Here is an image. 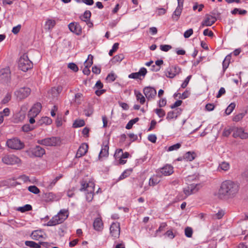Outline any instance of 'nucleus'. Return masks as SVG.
Instances as JSON below:
<instances>
[{
	"label": "nucleus",
	"instance_id": "obj_46",
	"mask_svg": "<svg viewBox=\"0 0 248 248\" xmlns=\"http://www.w3.org/2000/svg\"><path fill=\"white\" fill-rule=\"evenodd\" d=\"M185 234L187 237H191L193 234V230L191 228L187 227L185 230Z\"/></svg>",
	"mask_w": 248,
	"mask_h": 248
},
{
	"label": "nucleus",
	"instance_id": "obj_47",
	"mask_svg": "<svg viewBox=\"0 0 248 248\" xmlns=\"http://www.w3.org/2000/svg\"><path fill=\"white\" fill-rule=\"evenodd\" d=\"M181 146V144L179 143H177L175 144H174L173 145H171L168 148V149L167 150L168 151H172L174 150H177V149H179Z\"/></svg>",
	"mask_w": 248,
	"mask_h": 248
},
{
	"label": "nucleus",
	"instance_id": "obj_39",
	"mask_svg": "<svg viewBox=\"0 0 248 248\" xmlns=\"http://www.w3.org/2000/svg\"><path fill=\"white\" fill-rule=\"evenodd\" d=\"M26 246L30 247L31 248H40V244L36 243L33 241H26L25 243Z\"/></svg>",
	"mask_w": 248,
	"mask_h": 248
},
{
	"label": "nucleus",
	"instance_id": "obj_58",
	"mask_svg": "<svg viewBox=\"0 0 248 248\" xmlns=\"http://www.w3.org/2000/svg\"><path fill=\"white\" fill-rule=\"evenodd\" d=\"M41 121L46 124H50L52 122L51 119L47 117H43L41 120Z\"/></svg>",
	"mask_w": 248,
	"mask_h": 248
},
{
	"label": "nucleus",
	"instance_id": "obj_10",
	"mask_svg": "<svg viewBox=\"0 0 248 248\" xmlns=\"http://www.w3.org/2000/svg\"><path fill=\"white\" fill-rule=\"evenodd\" d=\"M201 187L200 184H192L184 188L183 191L185 194L184 198L188 196L197 192Z\"/></svg>",
	"mask_w": 248,
	"mask_h": 248
},
{
	"label": "nucleus",
	"instance_id": "obj_16",
	"mask_svg": "<svg viewBox=\"0 0 248 248\" xmlns=\"http://www.w3.org/2000/svg\"><path fill=\"white\" fill-rule=\"evenodd\" d=\"M217 21V18L215 16L209 14H206L204 19L202 22V26H211Z\"/></svg>",
	"mask_w": 248,
	"mask_h": 248
},
{
	"label": "nucleus",
	"instance_id": "obj_48",
	"mask_svg": "<svg viewBox=\"0 0 248 248\" xmlns=\"http://www.w3.org/2000/svg\"><path fill=\"white\" fill-rule=\"evenodd\" d=\"M178 116V114H175V111H170L167 114V119L168 120H171L174 118H177V116Z\"/></svg>",
	"mask_w": 248,
	"mask_h": 248
},
{
	"label": "nucleus",
	"instance_id": "obj_4",
	"mask_svg": "<svg viewBox=\"0 0 248 248\" xmlns=\"http://www.w3.org/2000/svg\"><path fill=\"white\" fill-rule=\"evenodd\" d=\"M33 67L32 62L29 60L27 55L24 54L18 61V67L23 72H26Z\"/></svg>",
	"mask_w": 248,
	"mask_h": 248
},
{
	"label": "nucleus",
	"instance_id": "obj_62",
	"mask_svg": "<svg viewBox=\"0 0 248 248\" xmlns=\"http://www.w3.org/2000/svg\"><path fill=\"white\" fill-rule=\"evenodd\" d=\"M148 139L150 141L155 143L156 140V136L154 134H151L148 136Z\"/></svg>",
	"mask_w": 248,
	"mask_h": 248
},
{
	"label": "nucleus",
	"instance_id": "obj_5",
	"mask_svg": "<svg viewBox=\"0 0 248 248\" xmlns=\"http://www.w3.org/2000/svg\"><path fill=\"white\" fill-rule=\"evenodd\" d=\"M37 143L39 144L47 146H55L61 143L60 138L56 137L47 138L43 140H38Z\"/></svg>",
	"mask_w": 248,
	"mask_h": 248
},
{
	"label": "nucleus",
	"instance_id": "obj_11",
	"mask_svg": "<svg viewBox=\"0 0 248 248\" xmlns=\"http://www.w3.org/2000/svg\"><path fill=\"white\" fill-rule=\"evenodd\" d=\"M181 72V69L177 65H172L166 69V76L170 78H174Z\"/></svg>",
	"mask_w": 248,
	"mask_h": 248
},
{
	"label": "nucleus",
	"instance_id": "obj_23",
	"mask_svg": "<svg viewBox=\"0 0 248 248\" xmlns=\"http://www.w3.org/2000/svg\"><path fill=\"white\" fill-rule=\"evenodd\" d=\"M88 145L85 143H82L79 147L76 154L77 157H80L84 155L88 151Z\"/></svg>",
	"mask_w": 248,
	"mask_h": 248
},
{
	"label": "nucleus",
	"instance_id": "obj_6",
	"mask_svg": "<svg viewBox=\"0 0 248 248\" xmlns=\"http://www.w3.org/2000/svg\"><path fill=\"white\" fill-rule=\"evenodd\" d=\"M6 145L9 148L17 150H21L25 146L24 142L17 138L8 140Z\"/></svg>",
	"mask_w": 248,
	"mask_h": 248
},
{
	"label": "nucleus",
	"instance_id": "obj_21",
	"mask_svg": "<svg viewBox=\"0 0 248 248\" xmlns=\"http://www.w3.org/2000/svg\"><path fill=\"white\" fill-rule=\"evenodd\" d=\"M62 90V87L61 86L53 87L48 92L49 96L52 99L57 97L59 95Z\"/></svg>",
	"mask_w": 248,
	"mask_h": 248
},
{
	"label": "nucleus",
	"instance_id": "obj_8",
	"mask_svg": "<svg viewBox=\"0 0 248 248\" xmlns=\"http://www.w3.org/2000/svg\"><path fill=\"white\" fill-rule=\"evenodd\" d=\"M27 152L31 157H41L45 154V150L44 148L38 145L33 148L30 149Z\"/></svg>",
	"mask_w": 248,
	"mask_h": 248
},
{
	"label": "nucleus",
	"instance_id": "obj_54",
	"mask_svg": "<svg viewBox=\"0 0 248 248\" xmlns=\"http://www.w3.org/2000/svg\"><path fill=\"white\" fill-rule=\"evenodd\" d=\"M68 67L74 72H77L78 70V68L77 65L73 62L69 63Z\"/></svg>",
	"mask_w": 248,
	"mask_h": 248
},
{
	"label": "nucleus",
	"instance_id": "obj_30",
	"mask_svg": "<svg viewBox=\"0 0 248 248\" xmlns=\"http://www.w3.org/2000/svg\"><path fill=\"white\" fill-rule=\"evenodd\" d=\"M44 233L43 232L39 230L33 231L31 234V238L35 240H39L40 238H43Z\"/></svg>",
	"mask_w": 248,
	"mask_h": 248
},
{
	"label": "nucleus",
	"instance_id": "obj_57",
	"mask_svg": "<svg viewBox=\"0 0 248 248\" xmlns=\"http://www.w3.org/2000/svg\"><path fill=\"white\" fill-rule=\"evenodd\" d=\"M191 76L190 75V76H188L185 80V81H184V82L181 85V87L182 88H185L187 85H188V82L190 79V78H191Z\"/></svg>",
	"mask_w": 248,
	"mask_h": 248
},
{
	"label": "nucleus",
	"instance_id": "obj_34",
	"mask_svg": "<svg viewBox=\"0 0 248 248\" xmlns=\"http://www.w3.org/2000/svg\"><path fill=\"white\" fill-rule=\"evenodd\" d=\"M183 157L186 161H191L194 159L195 154L194 152H188L185 154Z\"/></svg>",
	"mask_w": 248,
	"mask_h": 248
},
{
	"label": "nucleus",
	"instance_id": "obj_2",
	"mask_svg": "<svg viewBox=\"0 0 248 248\" xmlns=\"http://www.w3.org/2000/svg\"><path fill=\"white\" fill-rule=\"evenodd\" d=\"M68 216V211L66 209H62L58 214L53 217L47 223V225L51 226L63 222Z\"/></svg>",
	"mask_w": 248,
	"mask_h": 248
},
{
	"label": "nucleus",
	"instance_id": "obj_1",
	"mask_svg": "<svg viewBox=\"0 0 248 248\" xmlns=\"http://www.w3.org/2000/svg\"><path fill=\"white\" fill-rule=\"evenodd\" d=\"M239 189V186L237 183L227 180L221 184L218 193L220 195L225 196L228 198H232L237 195Z\"/></svg>",
	"mask_w": 248,
	"mask_h": 248
},
{
	"label": "nucleus",
	"instance_id": "obj_59",
	"mask_svg": "<svg viewBox=\"0 0 248 248\" xmlns=\"http://www.w3.org/2000/svg\"><path fill=\"white\" fill-rule=\"evenodd\" d=\"M193 31L192 29H190L187 31H186L184 34V36L186 38H187L189 37L192 34Z\"/></svg>",
	"mask_w": 248,
	"mask_h": 248
},
{
	"label": "nucleus",
	"instance_id": "obj_40",
	"mask_svg": "<svg viewBox=\"0 0 248 248\" xmlns=\"http://www.w3.org/2000/svg\"><path fill=\"white\" fill-rule=\"evenodd\" d=\"M231 58V56L230 55H228L225 57L222 63L223 68L224 69H226L228 68L230 62Z\"/></svg>",
	"mask_w": 248,
	"mask_h": 248
},
{
	"label": "nucleus",
	"instance_id": "obj_15",
	"mask_svg": "<svg viewBox=\"0 0 248 248\" xmlns=\"http://www.w3.org/2000/svg\"><path fill=\"white\" fill-rule=\"evenodd\" d=\"M233 137H239L241 139H246L248 138V134L245 132L242 128H234L233 129Z\"/></svg>",
	"mask_w": 248,
	"mask_h": 248
},
{
	"label": "nucleus",
	"instance_id": "obj_45",
	"mask_svg": "<svg viewBox=\"0 0 248 248\" xmlns=\"http://www.w3.org/2000/svg\"><path fill=\"white\" fill-rule=\"evenodd\" d=\"M160 180L156 176H154L151 178L149 180V185L150 186H154L159 182Z\"/></svg>",
	"mask_w": 248,
	"mask_h": 248
},
{
	"label": "nucleus",
	"instance_id": "obj_14",
	"mask_svg": "<svg viewBox=\"0 0 248 248\" xmlns=\"http://www.w3.org/2000/svg\"><path fill=\"white\" fill-rule=\"evenodd\" d=\"M143 93L148 100L154 98L156 95V90L151 87H145L143 89Z\"/></svg>",
	"mask_w": 248,
	"mask_h": 248
},
{
	"label": "nucleus",
	"instance_id": "obj_3",
	"mask_svg": "<svg viewBox=\"0 0 248 248\" xmlns=\"http://www.w3.org/2000/svg\"><path fill=\"white\" fill-rule=\"evenodd\" d=\"M94 188V184L92 182H89V183H84L82 182L81 183V187L80 189L81 191L85 190L86 192V200L90 202H91L93 197V191Z\"/></svg>",
	"mask_w": 248,
	"mask_h": 248
},
{
	"label": "nucleus",
	"instance_id": "obj_53",
	"mask_svg": "<svg viewBox=\"0 0 248 248\" xmlns=\"http://www.w3.org/2000/svg\"><path fill=\"white\" fill-rule=\"evenodd\" d=\"M116 78V75L114 73H111L108 75L106 79L109 82H113L115 80Z\"/></svg>",
	"mask_w": 248,
	"mask_h": 248
},
{
	"label": "nucleus",
	"instance_id": "obj_51",
	"mask_svg": "<svg viewBox=\"0 0 248 248\" xmlns=\"http://www.w3.org/2000/svg\"><path fill=\"white\" fill-rule=\"evenodd\" d=\"M244 113H239L233 117L232 120L236 122H238L244 117Z\"/></svg>",
	"mask_w": 248,
	"mask_h": 248
},
{
	"label": "nucleus",
	"instance_id": "obj_52",
	"mask_svg": "<svg viewBox=\"0 0 248 248\" xmlns=\"http://www.w3.org/2000/svg\"><path fill=\"white\" fill-rule=\"evenodd\" d=\"M131 172V171L130 170H126L124 171L119 177V179L122 180L125 178L130 175Z\"/></svg>",
	"mask_w": 248,
	"mask_h": 248
},
{
	"label": "nucleus",
	"instance_id": "obj_50",
	"mask_svg": "<svg viewBox=\"0 0 248 248\" xmlns=\"http://www.w3.org/2000/svg\"><path fill=\"white\" fill-rule=\"evenodd\" d=\"M22 129L24 132H27L32 130L34 127L32 126H31L29 124H26L22 126Z\"/></svg>",
	"mask_w": 248,
	"mask_h": 248
},
{
	"label": "nucleus",
	"instance_id": "obj_35",
	"mask_svg": "<svg viewBox=\"0 0 248 248\" xmlns=\"http://www.w3.org/2000/svg\"><path fill=\"white\" fill-rule=\"evenodd\" d=\"M91 16V12L90 11H86L84 15L80 16V18L82 21L87 22L90 21Z\"/></svg>",
	"mask_w": 248,
	"mask_h": 248
},
{
	"label": "nucleus",
	"instance_id": "obj_36",
	"mask_svg": "<svg viewBox=\"0 0 248 248\" xmlns=\"http://www.w3.org/2000/svg\"><path fill=\"white\" fill-rule=\"evenodd\" d=\"M93 56L90 54L88 55V59L85 61V67L90 68L93 63Z\"/></svg>",
	"mask_w": 248,
	"mask_h": 248
},
{
	"label": "nucleus",
	"instance_id": "obj_42",
	"mask_svg": "<svg viewBox=\"0 0 248 248\" xmlns=\"http://www.w3.org/2000/svg\"><path fill=\"white\" fill-rule=\"evenodd\" d=\"M235 107V104L234 103H231L229 106L225 110V113L226 115L230 114L232 112L233 110Z\"/></svg>",
	"mask_w": 248,
	"mask_h": 248
},
{
	"label": "nucleus",
	"instance_id": "obj_49",
	"mask_svg": "<svg viewBox=\"0 0 248 248\" xmlns=\"http://www.w3.org/2000/svg\"><path fill=\"white\" fill-rule=\"evenodd\" d=\"M124 57L123 54H119L115 56L113 60L115 62H120L122 61L124 59Z\"/></svg>",
	"mask_w": 248,
	"mask_h": 248
},
{
	"label": "nucleus",
	"instance_id": "obj_26",
	"mask_svg": "<svg viewBox=\"0 0 248 248\" xmlns=\"http://www.w3.org/2000/svg\"><path fill=\"white\" fill-rule=\"evenodd\" d=\"M56 25V21L54 19L48 18L46 19L45 24L46 30H51Z\"/></svg>",
	"mask_w": 248,
	"mask_h": 248
},
{
	"label": "nucleus",
	"instance_id": "obj_41",
	"mask_svg": "<svg viewBox=\"0 0 248 248\" xmlns=\"http://www.w3.org/2000/svg\"><path fill=\"white\" fill-rule=\"evenodd\" d=\"M32 209V207L30 204H26L24 206L19 207L17 209V210L20 211L22 213L25 212L26 211H29L31 210Z\"/></svg>",
	"mask_w": 248,
	"mask_h": 248
},
{
	"label": "nucleus",
	"instance_id": "obj_32",
	"mask_svg": "<svg viewBox=\"0 0 248 248\" xmlns=\"http://www.w3.org/2000/svg\"><path fill=\"white\" fill-rule=\"evenodd\" d=\"M9 114L10 109L8 108H5L2 111L0 112V124L3 123L4 117L9 116Z\"/></svg>",
	"mask_w": 248,
	"mask_h": 248
},
{
	"label": "nucleus",
	"instance_id": "obj_60",
	"mask_svg": "<svg viewBox=\"0 0 248 248\" xmlns=\"http://www.w3.org/2000/svg\"><path fill=\"white\" fill-rule=\"evenodd\" d=\"M232 130H233L232 128H229V129L225 128L223 132L222 135L223 136L228 137L231 134V133L232 131Z\"/></svg>",
	"mask_w": 248,
	"mask_h": 248
},
{
	"label": "nucleus",
	"instance_id": "obj_55",
	"mask_svg": "<svg viewBox=\"0 0 248 248\" xmlns=\"http://www.w3.org/2000/svg\"><path fill=\"white\" fill-rule=\"evenodd\" d=\"M171 47V46L169 45H162L160 46V49L165 52L168 51Z\"/></svg>",
	"mask_w": 248,
	"mask_h": 248
},
{
	"label": "nucleus",
	"instance_id": "obj_22",
	"mask_svg": "<svg viewBox=\"0 0 248 248\" xmlns=\"http://www.w3.org/2000/svg\"><path fill=\"white\" fill-rule=\"evenodd\" d=\"M41 107V104L40 103L35 104L29 111L28 116L36 117L40 112Z\"/></svg>",
	"mask_w": 248,
	"mask_h": 248
},
{
	"label": "nucleus",
	"instance_id": "obj_38",
	"mask_svg": "<svg viewBox=\"0 0 248 248\" xmlns=\"http://www.w3.org/2000/svg\"><path fill=\"white\" fill-rule=\"evenodd\" d=\"M93 56L90 54L88 55V59L85 61V67L90 68L93 63Z\"/></svg>",
	"mask_w": 248,
	"mask_h": 248
},
{
	"label": "nucleus",
	"instance_id": "obj_13",
	"mask_svg": "<svg viewBox=\"0 0 248 248\" xmlns=\"http://www.w3.org/2000/svg\"><path fill=\"white\" fill-rule=\"evenodd\" d=\"M147 70L145 68L142 67L140 69L138 72L133 73L128 75V78L133 79H141V77L144 78L147 74Z\"/></svg>",
	"mask_w": 248,
	"mask_h": 248
},
{
	"label": "nucleus",
	"instance_id": "obj_25",
	"mask_svg": "<svg viewBox=\"0 0 248 248\" xmlns=\"http://www.w3.org/2000/svg\"><path fill=\"white\" fill-rule=\"evenodd\" d=\"M93 228L95 230L100 232L103 229V223L100 217H97L95 219L93 224Z\"/></svg>",
	"mask_w": 248,
	"mask_h": 248
},
{
	"label": "nucleus",
	"instance_id": "obj_20",
	"mask_svg": "<svg viewBox=\"0 0 248 248\" xmlns=\"http://www.w3.org/2000/svg\"><path fill=\"white\" fill-rule=\"evenodd\" d=\"M70 31L77 35L81 33L82 29L79 24L76 22L70 23L68 25Z\"/></svg>",
	"mask_w": 248,
	"mask_h": 248
},
{
	"label": "nucleus",
	"instance_id": "obj_37",
	"mask_svg": "<svg viewBox=\"0 0 248 248\" xmlns=\"http://www.w3.org/2000/svg\"><path fill=\"white\" fill-rule=\"evenodd\" d=\"M93 56L90 54L88 55V59L85 61V67L90 68L93 63Z\"/></svg>",
	"mask_w": 248,
	"mask_h": 248
},
{
	"label": "nucleus",
	"instance_id": "obj_56",
	"mask_svg": "<svg viewBox=\"0 0 248 248\" xmlns=\"http://www.w3.org/2000/svg\"><path fill=\"white\" fill-rule=\"evenodd\" d=\"M155 112L157 114V115L160 118H162L164 117L165 115V111L161 108L159 109H155Z\"/></svg>",
	"mask_w": 248,
	"mask_h": 248
},
{
	"label": "nucleus",
	"instance_id": "obj_18",
	"mask_svg": "<svg viewBox=\"0 0 248 248\" xmlns=\"http://www.w3.org/2000/svg\"><path fill=\"white\" fill-rule=\"evenodd\" d=\"M173 172V168L170 165H166L163 167L161 168L157 172L158 174L159 173L164 176H169L172 174Z\"/></svg>",
	"mask_w": 248,
	"mask_h": 248
},
{
	"label": "nucleus",
	"instance_id": "obj_19",
	"mask_svg": "<svg viewBox=\"0 0 248 248\" xmlns=\"http://www.w3.org/2000/svg\"><path fill=\"white\" fill-rule=\"evenodd\" d=\"M111 235L114 237H118L120 233V228L119 223H113L110 227Z\"/></svg>",
	"mask_w": 248,
	"mask_h": 248
},
{
	"label": "nucleus",
	"instance_id": "obj_44",
	"mask_svg": "<svg viewBox=\"0 0 248 248\" xmlns=\"http://www.w3.org/2000/svg\"><path fill=\"white\" fill-rule=\"evenodd\" d=\"M28 190L33 194H37L40 193L39 189L35 186H31L28 187Z\"/></svg>",
	"mask_w": 248,
	"mask_h": 248
},
{
	"label": "nucleus",
	"instance_id": "obj_12",
	"mask_svg": "<svg viewBox=\"0 0 248 248\" xmlns=\"http://www.w3.org/2000/svg\"><path fill=\"white\" fill-rule=\"evenodd\" d=\"M31 93V90L27 87H24L19 89L15 92V94L17 98L22 100L28 96Z\"/></svg>",
	"mask_w": 248,
	"mask_h": 248
},
{
	"label": "nucleus",
	"instance_id": "obj_31",
	"mask_svg": "<svg viewBox=\"0 0 248 248\" xmlns=\"http://www.w3.org/2000/svg\"><path fill=\"white\" fill-rule=\"evenodd\" d=\"M230 169V164L229 163L223 161L219 164L217 170L218 171L224 170L227 171Z\"/></svg>",
	"mask_w": 248,
	"mask_h": 248
},
{
	"label": "nucleus",
	"instance_id": "obj_43",
	"mask_svg": "<svg viewBox=\"0 0 248 248\" xmlns=\"http://www.w3.org/2000/svg\"><path fill=\"white\" fill-rule=\"evenodd\" d=\"M85 125V122L83 120H77L73 123L74 127H79Z\"/></svg>",
	"mask_w": 248,
	"mask_h": 248
},
{
	"label": "nucleus",
	"instance_id": "obj_63",
	"mask_svg": "<svg viewBox=\"0 0 248 248\" xmlns=\"http://www.w3.org/2000/svg\"><path fill=\"white\" fill-rule=\"evenodd\" d=\"M203 33L205 36H208L209 37H213L214 36L213 32L207 29L204 30Z\"/></svg>",
	"mask_w": 248,
	"mask_h": 248
},
{
	"label": "nucleus",
	"instance_id": "obj_9",
	"mask_svg": "<svg viewBox=\"0 0 248 248\" xmlns=\"http://www.w3.org/2000/svg\"><path fill=\"white\" fill-rule=\"evenodd\" d=\"M11 79V72L9 67L0 70V83H7Z\"/></svg>",
	"mask_w": 248,
	"mask_h": 248
},
{
	"label": "nucleus",
	"instance_id": "obj_27",
	"mask_svg": "<svg viewBox=\"0 0 248 248\" xmlns=\"http://www.w3.org/2000/svg\"><path fill=\"white\" fill-rule=\"evenodd\" d=\"M44 198L47 202H53L58 200L57 196L52 192H49L45 194Z\"/></svg>",
	"mask_w": 248,
	"mask_h": 248
},
{
	"label": "nucleus",
	"instance_id": "obj_33",
	"mask_svg": "<svg viewBox=\"0 0 248 248\" xmlns=\"http://www.w3.org/2000/svg\"><path fill=\"white\" fill-rule=\"evenodd\" d=\"M135 94L137 100L139 101L141 104H143L145 102V98L144 96L139 91L135 90Z\"/></svg>",
	"mask_w": 248,
	"mask_h": 248
},
{
	"label": "nucleus",
	"instance_id": "obj_64",
	"mask_svg": "<svg viewBox=\"0 0 248 248\" xmlns=\"http://www.w3.org/2000/svg\"><path fill=\"white\" fill-rule=\"evenodd\" d=\"M92 72L95 74H99L101 72V69L100 67H98L96 65H94L92 67Z\"/></svg>",
	"mask_w": 248,
	"mask_h": 248
},
{
	"label": "nucleus",
	"instance_id": "obj_7",
	"mask_svg": "<svg viewBox=\"0 0 248 248\" xmlns=\"http://www.w3.org/2000/svg\"><path fill=\"white\" fill-rule=\"evenodd\" d=\"M2 162L8 165H13L15 164H20L21 162V159L14 155H6L2 157Z\"/></svg>",
	"mask_w": 248,
	"mask_h": 248
},
{
	"label": "nucleus",
	"instance_id": "obj_61",
	"mask_svg": "<svg viewBox=\"0 0 248 248\" xmlns=\"http://www.w3.org/2000/svg\"><path fill=\"white\" fill-rule=\"evenodd\" d=\"M167 226V224L165 222L161 223L160 225L159 228L156 231V234L158 232H161L163 231L164 229Z\"/></svg>",
	"mask_w": 248,
	"mask_h": 248
},
{
	"label": "nucleus",
	"instance_id": "obj_28",
	"mask_svg": "<svg viewBox=\"0 0 248 248\" xmlns=\"http://www.w3.org/2000/svg\"><path fill=\"white\" fill-rule=\"evenodd\" d=\"M109 147L108 144L104 145L100 152L99 158H101L103 157H107L108 155Z\"/></svg>",
	"mask_w": 248,
	"mask_h": 248
},
{
	"label": "nucleus",
	"instance_id": "obj_17",
	"mask_svg": "<svg viewBox=\"0 0 248 248\" xmlns=\"http://www.w3.org/2000/svg\"><path fill=\"white\" fill-rule=\"evenodd\" d=\"M177 2L178 6L176 8V10L173 12V14L172 16V17L173 19V20H175L176 21H177L178 19L182 13L184 0H177Z\"/></svg>",
	"mask_w": 248,
	"mask_h": 248
},
{
	"label": "nucleus",
	"instance_id": "obj_29",
	"mask_svg": "<svg viewBox=\"0 0 248 248\" xmlns=\"http://www.w3.org/2000/svg\"><path fill=\"white\" fill-rule=\"evenodd\" d=\"M129 154L128 152H125L124 153H123V150L122 149H117L115 153L114 154V157L115 158H119L120 157H122V158H127L129 157Z\"/></svg>",
	"mask_w": 248,
	"mask_h": 248
},
{
	"label": "nucleus",
	"instance_id": "obj_24",
	"mask_svg": "<svg viewBox=\"0 0 248 248\" xmlns=\"http://www.w3.org/2000/svg\"><path fill=\"white\" fill-rule=\"evenodd\" d=\"M62 175L60 174L59 176H57L55 178H54L53 180L47 182L46 183V187L48 190H51L53 187L54 186L56 185L57 182L59 180H60L61 178H62Z\"/></svg>",
	"mask_w": 248,
	"mask_h": 248
}]
</instances>
